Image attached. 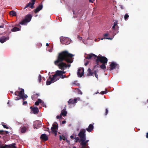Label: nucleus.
Here are the masks:
<instances>
[{"label": "nucleus", "mask_w": 148, "mask_h": 148, "mask_svg": "<svg viewBox=\"0 0 148 148\" xmlns=\"http://www.w3.org/2000/svg\"><path fill=\"white\" fill-rule=\"evenodd\" d=\"M74 56L67 51H62L58 53L57 59L54 62V63L58 66L59 69L64 70L66 68V64L63 61H65L68 63H72L73 61V57Z\"/></svg>", "instance_id": "nucleus-1"}, {"label": "nucleus", "mask_w": 148, "mask_h": 148, "mask_svg": "<svg viewBox=\"0 0 148 148\" xmlns=\"http://www.w3.org/2000/svg\"><path fill=\"white\" fill-rule=\"evenodd\" d=\"M86 58L88 59L92 58L96 59V62L97 65L99 64V62L102 63H107L108 61L107 58L105 57L101 56H97L92 53L88 54Z\"/></svg>", "instance_id": "nucleus-2"}, {"label": "nucleus", "mask_w": 148, "mask_h": 148, "mask_svg": "<svg viewBox=\"0 0 148 148\" xmlns=\"http://www.w3.org/2000/svg\"><path fill=\"white\" fill-rule=\"evenodd\" d=\"M60 41L63 44L68 45L71 42V40L66 37H61L60 38Z\"/></svg>", "instance_id": "nucleus-3"}, {"label": "nucleus", "mask_w": 148, "mask_h": 148, "mask_svg": "<svg viewBox=\"0 0 148 148\" xmlns=\"http://www.w3.org/2000/svg\"><path fill=\"white\" fill-rule=\"evenodd\" d=\"M86 130L84 129L81 130L78 134V136L80 138V140H83L86 138Z\"/></svg>", "instance_id": "nucleus-4"}, {"label": "nucleus", "mask_w": 148, "mask_h": 148, "mask_svg": "<svg viewBox=\"0 0 148 148\" xmlns=\"http://www.w3.org/2000/svg\"><path fill=\"white\" fill-rule=\"evenodd\" d=\"M87 71L88 72L87 75L88 76H93V74H94L96 77L98 79V75L97 74V70H94L92 72L91 69L89 68L88 69Z\"/></svg>", "instance_id": "nucleus-5"}, {"label": "nucleus", "mask_w": 148, "mask_h": 148, "mask_svg": "<svg viewBox=\"0 0 148 148\" xmlns=\"http://www.w3.org/2000/svg\"><path fill=\"white\" fill-rule=\"evenodd\" d=\"M58 128V125H57L53 124L52 125V127L51 128V130L52 133L55 134V136H56L57 134V132Z\"/></svg>", "instance_id": "nucleus-6"}, {"label": "nucleus", "mask_w": 148, "mask_h": 148, "mask_svg": "<svg viewBox=\"0 0 148 148\" xmlns=\"http://www.w3.org/2000/svg\"><path fill=\"white\" fill-rule=\"evenodd\" d=\"M110 71H111L115 69L116 67L118 66V65L115 62H114L111 63V64L110 65Z\"/></svg>", "instance_id": "nucleus-7"}, {"label": "nucleus", "mask_w": 148, "mask_h": 148, "mask_svg": "<svg viewBox=\"0 0 148 148\" xmlns=\"http://www.w3.org/2000/svg\"><path fill=\"white\" fill-rule=\"evenodd\" d=\"M31 111L34 114H37L39 112V110L37 107H33L32 106L30 107Z\"/></svg>", "instance_id": "nucleus-8"}, {"label": "nucleus", "mask_w": 148, "mask_h": 148, "mask_svg": "<svg viewBox=\"0 0 148 148\" xmlns=\"http://www.w3.org/2000/svg\"><path fill=\"white\" fill-rule=\"evenodd\" d=\"M84 69L79 68L78 69L77 75L79 77H81L84 74Z\"/></svg>", "instance_id": "nucleus-9"}, {"label": "nucleus", "mask_w": 148, "mask_h": 148, "mask_svg": "<svg viewBox=\"0 0 148 148\" xmlns=\"http://www.w3.org/2000/svg\"><path fill=\"white\" fill-rule=\"evenodd\" d=\"M41 122L39 121H37L35 122L33 125L34 128L37 129L40 127L41 126Z\"/></svg>", "instance_id": "nucleus-10"}, {"label": "nucleus", "mask_w": 148, "mask_h": 148, "mask_svg": "<svg viewBox=\"0 0 148 148\" xmlns=\"http://www.w3.org/2000/svg\"><path fill=\"white\" fill-rule=\"evenodd\" d=\"M21 90L20 91H16L14 93V94L15 95L19 96V97H20L21 96L22 94V93H23L24 91V89L23 88H21L19 89V90Z\"/></svg>", "instance_id": "nucleus-11"}, {"label": "nucleus", "mask_w": 148, "mask_h": 148, "mask_svg": "<svg viewBox=\"0 0 148 148\" xmlns=\"http://www.w3.org/2000/svg\"><path fill=\"white\" fill-rule=\"evenodd\" d=\"M77 98H75L74 99H71L68 101V104H74L77 102Z\"/></svg>", "instance_id": "nucleus-12"}, {"label": "nucleus", "mask_w": 148, "mask_h": 148, "mask_svg": "<svg viewBox=\"0 0 148 148\" xmlns=\"http://www.w3.org/2000/svg\"><path fill=\"white\" fill-rule=\"evenodd\" d=\"M43 8V5L42 4L39 5L37 8L34 10V13L36 14L40 10H41Z\"/></svg>", "instance_id": "nucleus-13"}, {"label": "nucleus", "mask_w": 148, "mask_h": 148, "mask_svg": "<svg viewBox=\"0 0 148 148\" xmlns=\"http://www.w3.org/2000/svg\"><path fill=\"white\" fill-rule=\"evenodd\" d=\"M93 124H90L88 128H86L85 130H86L88 132H91L93 130L94 128Z\"/></svg>", "instance_id": "nucleus-14"}, {"label": "nucleus", "mask_w": 148, "mask_h": 148, "mask_svg": "<svg viewBox=\"0 0 148 148\" xmlns=\"http://www.w3.org/2000/svg\"><path fill=\"white\" fill-rule=\"evenodd\" d=\"M83 140H80L79 142H81L80 144L82 146L85 145L86 144L87 145V143L89 141V140H86V138L83 139Z\"/></svg>", "instance_id": "nucleus-15"}, {"label": "nucleus", "mask_w": 148, "mask_h": 148, "mask_svg": "<svg viewBox=\"0 0 148 148\" xmlns=\"http://www.w3.org/2000/svg\"><path fill=\"white\" fill-rule=\"evenodd\" d=\"M33 3L29 2V3L27 4L26 5L24 9H25L26 8L29 7L31 9H33L34 8Z\"/></svg>", "instance_id": "nucleus-16"}, {"label": "nucleus", "mask_w": 148, "mask_h": 148, "mask_svg": "<svg viewBox=\"0 0 148 148\" xmlns=\"http://www.w3.org/2000/svg\"><path fill=\"white\" fill-rule=\"evenodd\" d=\"M9 39V37H6L5 36H3L0 38V42L3 43L6 41V40Z\"/></svg>", "instance_id": "nucleus-17"}, {"label": "nucleus", "mask_w": 148, "mask_h": 148, "mask_svg": "<svg viewBox=\"0 0 148 148\" xmlns=\"http://www.w3.org/2000/svg\"><path fill=\"white\" fill-rule=\"evenodd\" d=\"M32 17L31 14H28L25 16L24 18L27 22H29L31 20Z\"/></svg>", "instance_id": "nucleus-18"}, {"label": "nucleus", "mask_w": 148, "mask_h": 148, "mask_svg": "<svg viewBox=\"0 0 148 148\" xmlns=\"http://www.w3.org/2000/svg\"><path fill=\"white\" fill-rule=\"evenodd\" d=\"M119 27L118 26H117L116 28H115V26H114V25H113L111 29H112V30H114L116 32H114L113 34V36H114L117 33H118L119 31H118V30L119 29Z\"/></svg>", "instance_id": "nucleus-19"}, {"label": "nucleus", "mask_w": 148, "mask_h": 148, "mask_svg": "<svg viewBox=\"0 0 148 148\" xmlns=\"http://www.w3.org/2000/svg\"><path fill=\"white\" fill-rule=\"evenodd\" d=\"M40 138L44 141H47L48 139L47 136L45 134H42L40 137Z\"/></svg>", "instance_id": "nucleus-20"}, {"label": "nucleus", "mask_w": 148, "mask_h": 148, "mask_svg": "<svg viewBox=\"0 0 148 148\" xmlns=\"http://www.w3.org/2000/svg\"><path fill=\"white\" fill-rule=\"evenodd\" d=\"M24 94V90L23 92L22 93V94L20 96V98L22 99L23 101L25 100L28 97L27 95H25Z\"/></svg>", "instance_id": "nucleus-21"}, {"label": "nucleus", "mask_w": 148, "mask_h": 148, "mask_svg": "<svg viewBox=\"0 0 148 148\" xmlns=\"http://www.w3.org/2000/svg\"><path fill=\"white\" fill-rule=\"evenodd\" d=\"M61 71L57 70L56 71V73L54 74V76L57 77V76H61L62 75Z\"/></svg>", "instance_id": "nucleus-22"}, {"label": "nucleus", "mask_w": 148, "mask_h": 148, "mask_svg": "<svg viewBox=\"0 0 148 148\" xmlns=\"http://www.w3.org/2000/svg\"><path fill=\"white\" fill-rule=\"evenodd\" d=\"M66 108H64V109L62 110L61 111V113H60V115L61 116H65L67 114V112L65 110Z\"/></svg>", "instance_id": "nucleus-23"}, {"label": "nucleus", "mask_w": 148, "mask_h": 148, "mask_svg": "<svg viewBox=\"0 0 148 148\" xmlns=\"http://www.w3.org/2000/svg\"><path fill=\"white\" fill-rule=\"evenodd\" d=\"M16 144L15 143H13L9 145H7L8 148H17L16 146Z\"/></svg>", "instance_id": "nucleus-24"}, {"label": "nucleus", "mask_w": 148, "mask_h": 148, "mask_svg": "<svg viewBox=\"0 0 148 148\" xmlns=\"http://www.w3.org/2000/svg\"><path fill=\"white\" fill-rule=\"evenodd\" d=\"M53 77H51V76H49V79H51V81H53V82H56L59 79H56V80H55L56 77V76H54V74L53 75Z\"/></svg>", "instance_id": "nucleus-25"}, {"label": "nucleus", "mask_w": 148, "mask_h": 148, "mask_svg": "<svg viewBox=\"0 0 148 148\" xmlns=\"http://www.w3.org/2000/svg\"><path fill=\"white\" fill-rule=\"evenodd\" d=\"M20 30V29L16 27H14L11 30V31L13 32L19 31Z\"/></svg>", "instance_id": "nucleus-26"}, {"label": "nucleus", "mask_w": 148, "mask_h": 148, "mask_svg": "<svg viewBox=\"0 0 148 148\" xmlns=\"http://www.w3.org/2000/svg\"><path fill=\"white\" fill-rule=\"evenodd\" d=\"M108 33H106L104 35V36L105 37V38H106L107 39H109L111 40L113 39V38L114 37V36H113L111 38L110 37H107L108 36Z\"/></svg>", "instance_id": "nucleus-27"}, {"label": "nucleus", "mask_w": 148, "mask_h": 148, "mask_svg": "<svg viewBox=\"0 0 148 148\" xmlns=\"http://www.w3.org/2000/svg\"><path fill=\"white\" fill-rule=\"evenodd\" d=\"M26 129V128L25 126H23L21 128V131L22 133H24L25 132Z\"/></svg>", "instance_id": "nucleus-28"}, {"label": "nucleus", "mask_w": 148, "mask_h": 148, "mask_svg": "<svg viewBox=\"0 0 148 148\" xmlns=\"http://www.w3.org/2000/svg\"><path fill=\"white\" fill-rule=\"evenodd\" d=\"M27 23L28 22L25 20L24 18L19 23V24H20L21 25H23Z\"/></svg>", "instance_id": "nucleus-29"}, {"label": "nucleus", "mask_w": 148, "mask_h": 148, "mask_svg": "<svg viewBox=\"0 0 148 148\" xmlns=\"http://www.w3.org/2000/svg\"><path fill=\"white\" fill-rule=\"evenodd\" d=\"M42 102V100L39 99H38L37 101L35 103V105L36 106H38L39 105V103H41Z\"/></svg>", "instance_id": "nucleus-30"}, {"label": "nucleus", "mask_w": 148, "mask_h": 148, "mask_svg": "<svg viewBox=\"0 0 148 148\" xmlns=\"http://www.w3.org/2000/svg\"><path fill=\"white\" fill-rule=\"evenodd\" d=\"M10 14L11 15H12L13 16H16V12L14 10H12L10 11Z\"/></svg>", "instance_id": "nucleus-31"}, {"label": "nucleus", "mask_w": 148, "mask_h": 148, "mask_svg": "<svg viewBox=\"0 0 148 148\" xmlns=\"http://www.w3.org/2000/svg\"><path fill=\"white\" fill-rule=\"evenodd\" d=\"M49 78L47 80L46 83V85H50L51 83H53V81H51V79L50 80H49Z\"/></svg>", "instance_id": "nucleus-32"}, {"label": "nucleus", "mask_w": 148, "mask_h": 148, "mask_svg": "<svg viewBox=\"0 0 148 148\" xmlns=\"http://www.w3.org/2000/svg\"><path fill=\"white\" fill-rule=\"evenodd\" d=\"M107 63H102V64L100 66V68L102 69H106V65Z\"/></svg>", "instance_id": "nucleus-33"}, {"label": "nucleus", "mask_w": 148, "mask_h": 148, "mask_svg": "<svg viewBox=\"0 0 148 148\" xmlns=\"http://www.w3.org/2000/svg\"><path fill=\"white\" fill-rule=\"evenodd\" d=\"M59 137H60V140H65L66 139V138L64 136H62L61 135H60Z\"/></svg>", "instance_id": "nucleus-34"}, {"label": "nucleus", "mask_w": 148, "mask_h": 148, "mask_svg": "<svg viewBox=\"0 0 148 148\" xmlns=\"http://www.w3.org/2000/svg\"><path fill=\"white\" fill-rule=\"evenodd\" d=\"M42 80V76L40 74L39 75L38 77V80L39 82H40Z\"/></svg>", "instance_id": "nucleus-35"}, {"label": "nucleus", "mask_w": 148, "mask_h": 148, "mask_svg": "<svg viewBox=\"0 0 148 148\" xmlns=\"http://www.w3.org/2000/svg\"><path fill=\"white\" fill-rule=\"evenodd\" d=\"M129 16L127 14H126L124 16V18L125 21H127L128 18Z\"/></svg>", "instance_id": "nucleus-36"}, {"label": "nucleus", "mask_w": 148, "mask_h": 148, "mask_svg": "<svg viewBox=\"0 0 148 148\" xmlns=\"http://www.w3.org/2000/svg\"><path fill=\"white\" fill-rule=\"evenodd\" d=\"M81 148H89V147L87 145H84L82 146Z\"/></svg>", "instance_id": "nucleus-37"}, {"label": "nucleus", "mask_w": 148, "mask_h": 148, "mask_svg": "<svg viewBox=\"0 0 148 148\" xmlns=\"http://www.w3.org/2000/svg\"><path fill=\"white\" fill-rule=\"evenodd\" d=\"M74 139L75 140V142L77 143L79 140V138L78 137H76L74 138Z\"/></svg>", "instance_id": "nucleus-38"}, {"label": "nucleus", "mask_w": 148, "mask_h": 148, "mask_svg": "<svg viewBox=\"0 0 148 148\" xmlns=\"http://www.w3.org/2000/svg\"><path fill=\"white\" fill-rule=\"evenodd\" d=\"M2 125L3 126L4 128H6V129H8V127L6 125H5L4 124V123H3V124H2Z\"/></svg>", "instance_id": "nucleus-39"}, {"label": "nucleus", "mask_w": 148, "mask_h": 148, "mask_svg": "<svg viewBox=\"0 0 148 148\" xmlns=\"http://www.w3.org/2000/svg\"><path fill=\"white\" fill-rule=\"evenodd\" d=\"M118 21H117V20H116L115 21L114 23H113V25H114V26H117V25L118 24Z\"/></svg>", "instance_id": "nucleus-40"}, {"label": "nucleus", "mask_w": 148, "mask_h": 148, "mask_svg": "<svg viewBox=\"0 0 148 148\" xmlns=\"http://www.w3.org/2000/svg\"><path fill=\"white\" fill-rule=\"evenodd\" d=\"M107 93V91H102L101 92L100 94L101 95H103Z\"/></svg>", "instance_id": "nucleus-41"}, {"label": "nucleus", "mask_w": 148, "mask_h": 148, "mask_svg": "<svg viewBox=\"0 0 148 148\" xmlns=\"http://www.w3.org/2000/svg\"><path fill=\"white\" fill-rule=\"evenodd\" d=\"M27 101H23V105L26 106L27 105Z\"/></svg>", "instance_id": "nucleus-42"}, {"label": "nucleus", "mask_w": 148, "mask_h": 148, "mask_svg": "<svg viewBox=\"0 0 148 148\" xmlns=\"http://www.w3.org/2000/svg\"><path fill=\"white\" fill-rule=\"evenodd\" d=\"M77 89L78 90L77 92L78 94L82 95V92L80 90H79L78 88H77Z\"/></svg>", "instance_id": "nucleus-43"}, {"label": "nucleus", "mask_w": 148, "mask_h": 148, "mask_svg": "<svg viewBox=\"0 0 148 148\" xmlns=\"http://www.w3.org/2000/svg\"><path fill=\"white\" fill-rule=\"evenodd\" d=\"M20 99H21V98H20V97H15V100L16 101H17V100H19Z\"/></svg>", "instance_id": "nucleus-44"}, {"label": "nucleus", "mask_w": 148, "mask_h": 148, "mask_svg": "<svg viewBox=\"0 0 148 148\" xmlns=\"http://www.w3.org/2000/svg\"><path fill=\"white\" fill-rule=\"evenodd\" d=\"M108 110L107 108H106V112H105V115H106L108 114Z\"/></svg>", "instance_id": "nucleus-45"}, {"label": "nucleus", "mask_w": 148, "mask_h": 148, "mask_svg": "<svg viewBox=\"0 0 148 148\" xmlns=\"http://www.w3.org/2000/svg\"><path fill=\"white\" fill-rule=\"evenodd\" d=\"M62 117V116L60 115H58L56 116V118L57 119H59L61 118Z\"/></svg>", "instance_id": "nucleus-46"}, {"label": "nucleus", "mask_w": 148, "mask_h": 148, "mask_svg": "<svg viewBox=\"0 0 148 148\" xmlns=\"http://www.w3.org/2000/svg\"><path fill=\"white\" fill-rule=\"evenodd\" d=\"M66 77V76L65 75H61L60 78H62V79H63V78H64L65 77Z\"/></svg>", "instance_id": "nucleus-47"}, {"label": "nucleus", "mask_w": 148, "mask_h": 148, "mask_svg": "<svg viewBox=\"0 0 148 148\" xmlns=\"http://www.w3.org/2000/svg\"><path fill=\"white\" fill-rule=\"evenodd\" d=\"M89 62L88 61H87L84 64L86 66H87Z\"/></svg>", "instance_id": "nucleus-48"}, {"label": "nucleus", "mask_w": 148, "mask_h": 148, "mask_svg": "<svg viewBox=\"0 0 148 148\" xmlns=\"http://www.w3.org/2000/svg\"><path fill=\"white\" fill-rule=\"evenodd\" d=\"M31 1L32 2V3H33L34 4H35L36 0H31Z\"/></svg>", "instance_id": "nucleus-49"}, {"label": "nucleus", "mask_w": 148, "mask_h": 148, "mask_svg": "<svg viewBox=\"0 0 148 148\" xmlns=\"http://www.w3.org/2000/svg\"><path fill=\"white\" fill-rule=\"evenodd\" d=\"M66 68L67 67H70V66H71V64H66Z\"/></svg>", "instance_id": "nucleus-50"}, {"label": "nucleus", "mask_w": 148, "mask_h": 148, "mask_svg": "<svg viewBox=\"0 0 148 148\" xmlns=\"http://www.w3.org/2000/svg\"><path fill=\"white\" fill-rule=\"evenodd\" d=\"M94 1L95 0H89V2L92 3H93Z\"/></svg>", "instance_id": "nucleus-51"}, {"label": "nucleus", "mask_w": 148, "mask_h": 148, "mask_svg": "<svg viewBox=\"0 0 148 148\" xmlns=\"http://www.w3.org/2000/svg\"><path fill=\"white\" fill-rule=\"evenodd\" d=\"M41 103H42V105L44 107V106H45V104H44V102L43 101H42V102Z\"/></svg>", "instance_id": "nucleus-52"}, {"label": "nucleus", "mask_w": 148, "mask_h": 148, "mask_svg": "<svg viewBox=\"0 0 148 148\" xmlns=\"http://www.w3.org/2000/svg\"><path fill=\"white\" fill-rule=\"evenodd\" d=\"M66 123V121H63L62 122V124H64Z\"/></svg>", "instance_id": "nucleus-53"}, {"label": "nucleus", "mask_w": 148, "mask_h": 148, "mask_svg": "<svg viewBox=\"0 0 148 148\" xmlns=\"http://www.w3.org/2000/svg\"><path fill=\"white\" fill-rule=\"evenodd\" d=\"M70 138L71 139H73L74 138V136L73 135L71 136H70Z\"/></svg>", "instance_id": "nucleus-54"}, {"label": "nucleus", "mask_w": 148, "mask_h": 148, "mask_svg": "<svg viewBox=\"0 0 148 148\" xmlns=\"http://www.w3.org/2000/svg\"><path fill=\"white\" fill-rule=\"evenodd\" d=\"M61 73L62 74V75H63V74H64L65 73V72L63 71H61Z\"/></svg>", "instance_id": "nucleus-55"}, {"label": "nucleus", "mask_w": 148, "mask_h": 148, "mask_svg": "<svg viewBox=\"0 0 148 148\" xmlns=\"http://www.w3.org/2000/svg\"><path fill=\"white\" fill-rule=\"evenodd\" d=\"M146 137L148 138V132L146 133Z\"/></svg>", "instance_id": "nucleus-56"}, {"label": "nucleus", "mask_w": 148, "mask_h": 148, "mask_svg": "<svg viewBox=\"0 0 148 148\" xmlns=\"http://www.w3.org/2000/svg\"><path fill=\"white\" fill-rule=\"evenodd\" d=\"M65 140H66V142L67 143H69V141L66 138V139Z\"/></svg>", "instance_id": "nucleus-57"}, {"label": "nucleus", "mask_w": 148, "mask_h": 148, "mask_svg": "<svg viewBox=\"0 0 148 148\" xmlns=\"http://www.w3.org/2000/svg\"><path fill=\"white\" fill-rule=\"evenodd\" d=\"M121 9H123V6H122V5H121Z\"/></svg>", "instance_id": "nucleus-58"}, {"label": "nucleus", "mask_w": 148, "mask_h": 148, "mask_svg": "<svg viewBox=\"0 0 148 148\" xmlns=\"http://www.w3.org/2000/svg\"><path fill=\"white\" fill-rule=\"evenodd\" d=\"M3 25H0V28H3Z\"/></svg>", "instance_id": "nucleus-59"}, {"label": "nucleus", "mask_w": 148, "mask_h": 148, "mask_svg": "<svg viewBox=\"0 0 148 148\" xmlns=\"http://www.w3.org/2000/svg\"><path fill=\"white\" fill-rule=\"evenodd\" d=\"M3 132V130H0V134H1V133H2Z\"/></svg>", "instance_id": "nucleus-60"}, {"label": "nucleus", "mask_w": 148, "mask_h": 148, "mask_svg": "<svg viewBox=\"0 0 148 148\" xmlns=\"http://www.w3.org/2000/svg\"><path fill=\"white\" fill-rule=\"evenodd\" d=\"M49 45L48 43H47L46 44V46H48Z\"/></svg>", "instance_id": "nucleus-61"}, {"label": "nucleus", "mask_w": 148, "mask_h": 148, "mask_svg": "<svg viewBox=\"0 0 148 148\" xmlns=\"http://www.w3.org/2000/svg\"><path fill=\"white\" fill-rule=\"evenodd\" d=\"M82 38L81 37H79V38L80 39V40H81L82 39Z\"/></svg>", "instance_id": "nucleus-62"}, {"label": "nucleus", "mask_w": 148, "mask_h": 148, "mask_svg": "<svg viewBox=\"0 0 148 148\" xmlns=\"http://www.w3.org/2000/svg\"><path fill=\"white\" fill-rule=\"evenodd\" d=\"M36 95L38 96H39V94H36Z\"/></svg>", "instance_id": "nucleus-63"}, {"label": "nucleus", "mask_w": 148, "mask_h": 148, "mask_svg": "<svg viewBox=\"0 0 148 148\" xmlns=\"http://www.w3.org/2000/svg\"><path fill=\"white\" fill-rule=\"evenodd\" d=\"M73 148H77L75 146H73Z\"/></svg>", "instance_id": "nucleus-64"}]
</instances>
